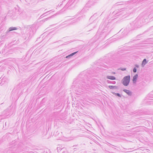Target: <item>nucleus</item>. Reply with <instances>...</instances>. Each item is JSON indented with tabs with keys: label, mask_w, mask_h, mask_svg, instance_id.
<instances>
[{
	"label": "nucleus",
	"mask_w": 153,
	"mask_h": 153,
	"mask_svg": "<svg viewBox=\"0 0 153 153\" xmlns=\"http://www.w3.org/2000/svg\"><path fill=\"white\" fill-rule=\"evenodd\" d=\"M71 5L70 4V3H69V2H68L65 5V7H69V6H70Z\"/></svg>",
	"instance_id": "obj_23"
},
{
	"label": "nucleus",
	"mask_w": 153,
	"mask_h": 153,
	"mask_svg": "<svg viewBox=\"0 0 153 153\" xmlns=\"http://www.w3.org/2000/svg\"><path fill=\"white\" fill-rule=\"evenodd\" d=\"M123 2H120L117 3L115 4V6H117L119 5L123 6H122L121 7H123V8H124L125 7H127V5L126 4L123 3Z\"/></svg>",
	"instance_id": "obj_9"
},
{
	"label": "nucleus",
	"mask_w": 153,
	"mask_h": 153,
	"mask_svg": "<svg viewBox=\"0 0 153 153\" xmlns=\"http://www.w3.org/2000/svg\"><path fill=\"white\" fill-rule=\"evenodd\" d=\"M148 62V61H147L146 59H144L143 60L141 65L142 67H144L145 65L147 64Z\"/></svg>",
	"instance_id": "obj_11"
},
{
	"label": "nucleus",
	"mask_w": 153,
	"mask_h": 153,
	"mask_svg": "<svg viewBox=\"0 0 153 153\" xmlns=\"http://www.w3.org/2000/svg\"><path fill=\"white\" fill-rule=\"evenodd\" d=\"M17 29V28L16 27H10L8 30L7 31L6 33L10 32L13 30H16Z\"/></svg>",
	"instance_id": "obj_15"
},
{
	"label": "nucleus",
	"mask_w": 153,
	"mask_h": 153,
	"mask_svg": "<svg viewBox=\"0 0 153 153\" xmlns=\"http://www.w3.org/2000/svg\"><path fill=\"white\" fill-rule=\"evenodd\" d=\"M48 13H49V14H50V13H49V12Z\"/></svg>",
	"instance_id": "obj_35"
},
{
	"label": "nucleus",
	"mask_w": 153,
	"mask_h": 153,
	"mask_svg": "<svg viewBox=\"0 0 153 153\" xmlns=\"http://www.w3.org/2000/svg\"><path fill=\"white\" fill-rule=\"evenodd\" d=\"M104 23H105L104 22H102L100 26L98 31L99 32H101L102 33H105V35L106 33H108V28L110 26V24L108 23L106 25V24H104Z\"/></svg>",
	"instance_id": "obj_3"
},
{
	"label": "nucleus",
	"mask_w": 153,
	"mask_h": 153,
	"mask_svg": "<svg viewBox=\"0 0 153 153\" xmlns=\"http://www.w3.org/2000/svg\"><path fill=\"white\" fill-rule=\"evenodd\" d=\"M95 3V0H89L86 4L87 7H90Z\"/></svg>",
	"instance_id": "obj_8"
},
{
	"label": "nucleus",
	"mask_w": 153,
	"mask_h": 153,
	"mask_svg": "<svg viewBox=\"0 0 153 153\" xmlns=\"http://www.w3.org/2000/svg\"><path fill=\"white\" fill-rule=\"evenodd\" d=\"M53 16H51L49 17H48V18H45V19H44L42 20H41L40 21V23L41 24H43V23H44L45 22V21L50 19H51V18Z\"/></svg>",
	"instance_id": "obj_14"
},
{
	"label": "nucleus",
	"mask_w": 153,
	"mask_h": 153,
	"mask_svg": "<svg viewBox=\"0 0 153 153\" xmlns=\"http://www.w3.org/2000/svg\"><path fill=\"white\" fill-rule=\"evenodd\" d=\"M140 37V36H139L138 38H139V37Z\"/></svg>",
	"instance_id": "obj_32"
},
{
	"label": "nucleus",
	"mask_w": 153,
	"mask_h": 153,
	"mask_svg": "<svg viewBox=\"0 0 153 153\" xmlns=\"http://www.w3.org/2000/svg\"><path fill=\"white\" fill-rule=\"evenodd\" d=\"M147 31H144V32L143 33L141 34H139V35H137V36H136V38H138V37H139V36H141V35H142L143 34L145 33H146V32H147Z\"/></svg>",
	"instance_id": "obj_21"
},
{
	"label": "nucleus",
	"mask_w": 153,
	"mask_h": 153,
	"mask_svg": "<svg viewBox=\"0 0 153 153\" xmlns=\"http://www.w3.org/2000/svg\"><path fill=\"white\" fill-rule=\"evenodd\" d=\"M19 7H15V9L16 11V12L17 13H19Z\"/></svg>",
	"instance_id": "obj_19"
},
{
	"label": "nucleus",
	"mask_w": 153,
	"mask_h": 153,
	"mask_svg": "<svg viewBox=\"0 0 153 153\" xmlns=\"http://www.w3.org/2000/svg\"><path fill=\"white\" fill-rule=\"evenodd\" d=\"M46 15H47V14H46ZM46 16V15H45V16Z\"/></svg>",
	"instance_id": "obj_34"
},
{
	"label": "nucleus",
	"mask_w": 153,
	"mask_h": 153,
	"mask_svg": "<svg viewBox=\"0 0 153 153\" xmlns=\"http://www.w3.org/2000/svg\"><path fill=\"white\" fill-rule=\"evenodd\" d=\"M106 78L108 79H110L112 80H114L116 79V77L114 76H106Z\"/></svg>",
	"instance_id": "obj_16"
},
{
	"label": "nucleus",
	"mask_w": 153,
	"mask_h": 153,
	"mask_svg": "<svg viewBox=\"0 0 153 153\" xmlns=\"http://www.w3.org/2000/svg\"><path fill=\"white\" fill-rule=\"evenodd\" d=\"M132 31L129 25L122 32L121 35L118 36V39H120L126 36L130 31Z\"/></svg>",
	"instance_id": "obj_4"
},
{
	"label": "nucleus",
	"mask_w": 153,
	"mask_h": 153,
	"mask_svg": "<svg viewBox=\"0 0 153 153\" xmlns=\"http://www.w3.org/2000/svg\"><path fill=\"white\" fill-rule=\"evenodd\" d=\"M117 96H118L120 97H122L121 95L119 93H117Z\"/></svg>",
	"instance_id": "obj_26"
},
{
	"label": "nucleus",
	"mask_w": 153,
	"mask_h": 153,
	"mask_svg": "<svg viewBox=\"0 0 153 153\" xmlns=\"http://www.w3.org/2000/svg\"><path fill=\"white\" fill-rule=\"evenodd\" d=\"M43 16V14H42V15L40 16V18H42L44 16Z\"/></svg>",
	"instance_id": "obj_30"
},
{
	"label": "nucleus",
	"mask_w": 153,
	"mask_h": 153,
	"mask_svg": "<svg viewBox=\"0 0 153 153\" xmlns=\"http://www.w3.org/2000/svg\"><path fill=\"white\" fill-rule=\"evenodd\" d=\"M119 69L122 71H124L126 70V68L120 67Z\"/></svg>",
	"instance_id": "obj_20"
},
{
	"label": "nucleus",
	"mask_w": 153,
	"mask_h": 153,
	"mask_svg": "<svg viewBox=\"0 0 153 153\" xmlns=\"http://www.w3.org/2000/svg\"><path fill=\"white\" fill-rule=\"evenodd\" d=\"M129 25L132 30H136L141 26V21L140 20L138 17H137Z\"/></svg>",
	"instance_id": "obj_2"
},
{
	"label": "nucleus",
	"mask_w": 153,
	"mask_h": 153,
	"mask_svg": "<svg viewBox=\"0 0 153 153\" xmlns=\"http://www.w3.org/2000/svg\"><path fill=\"white\" fill-rule=\"evenodd\" d=\"M121 12H122V11H120V12H118V13H117V16L119 14V13H120Z\"/></svg>",
	"instance_id": "obj_29"
},
{
	"label": "nucleus",
	"mask_w": 153,
	"mask_h": 153,
	"mask_svg": "<svg viewBox=\"0 0 153 153\" xmlns=\"http://www.w3.org/2000/svg\"><path fill=\"white\" fill-rule=\"evenodd\" d=\"M108 88L111 89H118V86H117L109 85L108 86Z\"/></svg>",
	"instance_id": "obj_17"
},
{
	"label": "nucleus",
	"mask_w": 153,
	"mask_h": 153,
	"mask_svg": "<svg viewBox=\"0 0 153 153\" xmlns=\"http://www.w3.org/2000/svg\"><path fill=\"white\" fill-rule=\"evenodd\" d=\"M122 30V29H121L119 32H118L117 34L114 35V36H115V37H116L117 36H118L119 35V33Z\"/></svg>",
	"instance_id": "obj_24"
},
{
	"label": "nucleus",
	"mask_w": 153,
	"mask_h": 153,
	"mask_svg": "<svg viewBox=\"0 0 153 153\" xmlns=\"http://www.w3.org/2000/svg\"><path fill=\"white\" fill-rule=\"evenodd\" d=\"M8 81V79L6 77H4L0 80V85H2L4 84L7 83Z\"/></svg>",
	"instance_id": "obj_7"
},
{
	"label": "nucleus",
	"mask_w": 153,
	"mask_h": 153,
	"mask_svg": "<svg viewBox=\"0 0 153 153\" xmlns=\"http://www.w3.org/2000/svg\"><path fill=\"white\" fill-rule=\"evenodd\" d=\"M106 82L108 83H111L113 84H115L116 83V82L115 81H111L109 80H107Z\"/></svg>",
	"instance_id": "obj_18"
},
{
	"label": "nucleus",
	"mask_w": 153,
	"mask_h": 153,
	"mask_svg": "<svg viewBox=\"0 0 153 153\" xmlns=\"http://www.w3.org/2000/svg\"><path fill=\"white\" fill-rule=\"evenodd\" d=\"M88 74L84 75L83 79H80L78 83V88L80 89L83 90L86 89L90 86L91 83V79L88 78Z\"/></svg>",
	"instance_id": "obj_1"
},
{
	"label": "nucleus",
	"mask_w": 153,
	"mask_h": 153,
	"mask_svg": "<svg viewBox=\"0 0 153 153\" xmlns=\"http://www.w3.org/2000/svg\"><path fill=\"white\" fill-rule=\"evenodd\" d=\"M138 76V75L137 74H136L133 76L132 79V82L134 84H136Z\"/></svg>",
	"instance_id": "obj_10"
},
{
	"label": "nucleus",
	"mask_w": 153,
	"mask_h": 153,
	"mask_svg": "<svg viewBox=\"0 0 153 153\" xmlns=\"http://www.w3.org/2000/svg\"><path fill=\"white\" fill-rule=\"evenodd\" d=\"M141 83H144V82H142Z\"/></svg>",
	"instance_id": "obj_37"
},
{
	"label": "nucleus",
	"mask_w": 153,
	"mask_h": 153,
	"mask_svg": "<svg viewBox=\"0 0 153 153\" xmlns=\"http://www.w3.org/2000/svg\"><path fill=\"white\" fill-rule=\"evenodd\" d=\"M115 74V72H114V73H113V74Z\"/></svg>",
	"instance_id": "obj_31"
},
{
	"label": "nucleus",
	"mask_w": 153,
	"mask_h": 153,
	"mask_svg": "<svg viewBox=\"0 0 153 153\" xmlns=\"http://www.w3.org/2000/svg\"><path fill=\"white\" fill-rule=\"evenodd\" d=\"M134 66L135 67H136V68H138L139 67V65H137V64L135 65Z\"/></svg>",
	"instance_id": "obj_28"
},
{
	"label": "nucleus",
	"mask_w": 153,
	"mask_h": 153,
	"mask_svg": "<svg viewBox=\"0 0 153 153\" xmlns=\"http://www.w3.org/2000/svg\"><path fill=\"white\" fill-rule=\"evenodd\" d=\"M51 10H50V11H47L45 13H44L43 14V15H45L47 13H48L50 11H51Z\"/></svg>",
	"instance_id": "obj_27"
},
{
	"label": "nucleus",
	"mask_w": 153,
	"mask_h": 153,
	"mask_svg": "<svg viewBox=\"0 0 153 153\" xmlns=\"http://www.w3.org/2000/svg\"><path fill=\"white\" fill-rule=\"evenodd\" d=\"M111 93L114 95L117 96V93H115V92H111Z\"/></svg>",
	"instance_id": "obj_25"
},
{
	"label": "nucleus",
	"mask_w": 153,
	"mask_h": 153,
	"mask_svg": "<svg viewBox=\"0 0 153 153\" xmlns=\"http://www.w3.org/2000/svg\"><path fill=\"white\" fill-rule=\"evenodd\" d=\"M133 71L134 73H136L137 72V68L134 67L133 69Z\"/></svg>",
	"instance_id": "obj_22"
},
{
	"label": "nucleus",
	"mask_w": 153,
	"mask_h": 153,
	"mask_svg": "<svg viewBox=\"0 0 153 153\" xmlns=\"http://www.w3.org/2000/svg\"><path fill=\"white\" fill-rule=\"evenodd\" d=\"M123 91L126 93L128 96H131L132 94V92L128 90L124 89H123Z\"/></svg>",
	"instance_id": "obj_12"
},
{
	"label": "nucleus",
	"mask_w": 153,
	"mask_h": 153,
	"mask_svg": "<svg viewBox=\"0 0 153 153\" xmlns=\"http://www.w3.org/2000/svg\"><path fill=\"white\" fill-rule=\"evenodd\" d=\"M10 110L9 108H7L4 110L1 114H0V122L1 121V120L5 119L10 114Z\"/></svg>",
	"instance_id": "obj_5"
},
{
	"label": "nucleus",
	"mask_w": 153,
	"mask_h": 153,
	"mask_svg": "<svg viewBox=\"0 0 153 153\" xmlns=\"http://www.w3.org/2000/svg\"><path fill=\"white\" fill-rule=\"evenodd\" d=\"M48 13H49V14H50V13H49V12Z\"/></svg>",
	"instance_id": "obj_36"
},
{
	"label": "nucleus",
	"mask_w": 153,
	"mask_h": 153,
	"mask_svg": "<svg viewBox=\"0 0 153 153\" xmlns=\"http://www.w3.org/2000/svg\"><path fill=\"white\" fill-rule=\"evenodd\" d=\"M152 18H153V17H152Z\"/></svg>",
	"instance_id": "obj_38"
},
{
	"label": "nucleus",
	"mask_w": 153,
	"mask_h": 153,
	"mask_svg": "<svg viewBox=\"0 0 153 153\" xmlns=\"http://www.w3.org/2000/svg\"><path fill=\"white\" fill-rule=\"evenodd\" d=\"M140 1H139L138 2H139L140 3Z\"/></svg>",
	"instance_id": "obj_33"
},
{
	"label": "nucleus",
	"mask_w": 153,
	"mask_h": 153,
	"mask_svg": "<svg viewBox=\"0 0 153 153\" xmlns=\"http://www.w3.org/2000/svg\"><path fill=\"white\" fill-rule=\"evenodd\" d=\"M130 80V76L129 75L124 76L122 80V83L125 86L128 85Z\"/></svg>",
	"instance_id": "obj_6"
},
{
	"label": "nucleus",
	"mask_w": 153,
	"mask_h": 153,
	"mask_svg": "<svg viewBox=\"0 0 153 153\" xmlns=\"http://www.w3.org/2000/svg\"><path fill=\"white\" fill-rule=\"evenodd\" d=\"M78 51H76L75 52H74V53H73L70 54L68 55L67 56H66V58L67 59H70L71 57H72L75 54H76L77 52Z\"/></svg>",
	"instance_id": "obj_13"
}]
</instances>
